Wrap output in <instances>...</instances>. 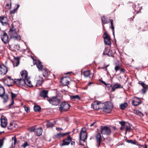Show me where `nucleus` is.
<instances>
[{
	"mask_svg": "<svg viewBox=\"0 0 148 148\" xmlns=\"http://www.w3.org/2000/svg\"><path fill=\"white\" fill-rule=\"evenodd\" d=\"M8 34L11 38L19 40L21 39L20 36L18 34L17 31L14 26H12L10 28L8 32Z\"/></svg>",
	"mask_w": 148,
	"mask_h": 148,
	"instance_id": "nucleus-1",
	"label": "nucleus"
},
{
	"mask_svg": "<svg viewBox=\"0 0 148 148\" xmlns=\"http://www.w3.org/2000/svg\"><path fill=\"white\" fill-rule=\"evenodd\" d=\"M87 137V133L85 129L84 128H82L79 135L80 145H83V144L82 143V142H84L85 140L86 139Z\"/></svg>",
	"mask_w": 148,
	"mask_h": 148,
	"instance_id": "nucleus-2",
	"label": "nucleus"
},
{
	"mask_svg": "<svg viewBox=\"0 0 148 148\" xmlns=\"http://www.w3.org/2000/svg\"><path fill=\"white\" fill-rule=\"evenodd\" d=\"M113 107V105L112 103L110 102L105 103V106L104 107L103 110L107 113H109L112 110Z\"/></svg>",
	"mask_w": 148,
	"mask_h": 148,
	"instance_id": "nucleus-3",
	"label": "nucleus"
},
{
	"mask_svg": "<svg viewBox=\"0 0 148 148\" xmlns=\"http://www.w3.org/2000/svg\"><path fill=\"white\" fill-rule=\"evenodd\" d=\"M70 107V105L67 102H64L60 104L59 110L60 111L63 110L67 111L69 110Z\"/></svg>",
	"mask_w": 148,
	"mask_h": 148,
	"instance_id": "nucleus-4",
	"label": "nucleus"
},
{
	"mask_svg": "<svg viewBox=\"0 0 148 148\" xmlns=\"http://www.w3.org/2000/svg\"><path fill=\"white\" fill-rule=\"evenodd\" d=\"M101 133L104 135H109L111 133V131L110 128L107 127L103 126L101 128Z\"/></svg>",
	"mask_w": 148,
	"mask_h": 148,
	"instance_id": "nucleus-5",
	"label": "nucleus"
},
{
	"mask_svg": "<svg viewBox=\"0 0 148 148\" xmlns=\"http://www.w3.org/2000/svg\"><path fill=\"white\" fill-rule=\"evenodd\" d=\"M48 101L51 104L57 106L59 103L60 100L57 97H53L48 100Z\"/></svg>",
	"mask_w": 148,
	"mask_h": 148,
	"instance_id": "nucleus-6",
	"label": "nucleus"
},
{
	"mask_svg": "<svg viewBox=\"0 0 148 148\" xmlns=\"http://www.w3.org/2000/svg\"><path fill=\"white\" fill-rule=\"evenodd\" d=\"M104 39V42L106 45H110L111 44L110 39L109 36L105 33L103 35Z\"/></svg>",
	"mask_w": 148,
	"mask_h": 148,
	"instance_id": "nucleus-7",
	"label": "nucleus"
},
{
	"mask_svg": "<svg viewBox=\"0 0 148 148\" xmlns=\"http://www.w3.org/2000/svg\"><path fill=\"white\" fill-rule=\"evenodd\" d=\"M1 125L3 127H5L8 124L6 118L4 116H2L1 118Z\"/></svg>",
	"mask_w": 148,
	"mask_h": 148,
	"instance_id": "nucleus-8",
	"label": "nucleus"
},
{
	"mask_svg": "<svg viewBox=\"0 0 148 148\" xmlns=\"http://www.w3.org/2000/svg\"><path fill=\"white\" fill-rule=\"evenodd\" d=\"M69 78L68 77H62L61 79L60 83L64 86L68 85L69 84Z\"/></svg>",
	"mask_w": 148,
	"mask_h": 148,
	"instance_id": "nucleus-9",
	"label": "nucleus"
},
{
	"mask_svg": "<svg viewBox=\"0 0 148 148\" xmlns=\"http://www.w3.org/2000/svg\"><path fill=\"white\" fill-rule=\"evenodd\" d=\"M8 71V68L4 65H0V75H5Z\"/></svg>",
	"mask_w": 148,
	"mask_h": 148,
	"instance_id": "nucleus-10",
	"label": "nucleus"
},
{
	"mask_svg": "<svg viewBox=\"0 0 148 148\" xmlns=\"http://www.w3.org/2000/svg\"><path fill=\"white\" fill-rule=\"evenodd\" d=\"M71 141V138L70 136H69L63 140V143L61 145V146L68 145Z\"/></svg>",
	"mask_w": 148,
	"mask_h": 148,
	"instance_id": "nucleus-11",
	"label": "nucleus"
},
{
	"mask_svg": "<svg viewBox=\"0 0 148 148\" xmlns=\"http://www.w3.org/2000/svg\"><path fill=\"white\" fill-rule=\"evenodd\" d=\"M140 103L141 101L140 99L137 97H134L132 102V104L134 106H138Z\"/></svg>",
	"mask_w": 148,
	"mask_h": 148,
	"instance_id": "nucleus-12",
	"label": "nucleus"
},
{
	"mask_svg": "<svg viewBox=\"0 0 148 148\" xmlns=\"http://www.w3.org/2000/svg\"><path fill=\"white\" fill-rule=\"evenodd\" d=\"M1 39L5 44H6L8 42V36L5 32H3L2 36H1Z\"/></svg>",
	"mask_w": 148,
	"mask_h": 148,
	"instance_id": "nucleus-13",
	"label": "nucleus"
},
{
	"mask_svg": "<svg viewBox=\"0 0 148 148\" xmlns=\"http://www.w3.org/2000/svg\"><path fill=\"white\" fill-rule=\"evenodd\" d=\"M122 88V86L119 84H115L112 86V89L111 91L114 92L115 91L116 89L119 88Z\"/></svg>",
	"mask_w": 148,
	"mask_h": 148,
	"instance_id": "nucleus-14",
	"label": "nucleus"
},
{
	"mask_svg": "<svg viewBox=\"0 0 148 148\" xmlns=\"http://www.w3.org/2000/svg\"><path fill=\"white\" fill-rule=\"evenodd\" d=\"M48 92L47 90H43L40 92V95L41 97L45 98L48 97Z\"/></svg>",
	"mask_w": 148,
	"mask_h": 148,
	"instance_id": "nucleus-15",
	"label": "nucleus"
},
{
	"mask_svg": "<svg viewBox=\"0 0 148 148\" xmlns=\"http://www.w3.org/2000/svg\"><path fill=\"white\" fill-rule=\"evenodd\" d=\"M99 103L98 101H94L92 104L91 106H93V108L95 110H99Z\"/></svg>",
	"mask_w": 148,
	"mask_h": 148,
	"instance_id": "nucleus-16",
	"label": "nucleus"
},
{
	"mask_svg": "<svg viewBox=\"0 0 148 148\" xmlns=\"http://www.w3.org/2000/svg\"><path fill=\"white\" fill-rule=\"evenodd\" d=\"M96 138L98 143L97 146L98 147L100 145V143L101 139V137L100 134H97L96 136Z\"/></svg>",
	"mask_w": 148,
	"mask_h": 148,
	"instance_id": "nucleus-17",
	"label": "nucleus"
},
{
	"mask_svg": "<svg viewBox=\"0 0 148 148\" xmlns=\"http://www.w3.org/2000/svg\"><path fill=\"white\" fill-rule=\"evenodd\" d=\"M36 65L37 67L38 68L39 70L41 71L42 70L43 66L40 61L38 60L36 61Z\"/></svg>",
	"mask_w": 148,
	"mask_h": 148,
	"instance_id": "nucleus-18",
	"label": "nucleus"
},
{
	"mask_svg": "<svg viewBox=\"0 0 148 148\" xmlns=\"http://www.w3.org/2000/svg\"><path fill=\"white\" fill-rule=\"evenodd\" d=\"M25 85L29 87H32L34 86V83H33L32 84L29 79L28 78L26 79Z\"/></svg>",
	"mask_w": 148,
	"mask_h": 148,
	"instance_id": "nucleus-19",
	"label": "nucleus"
},
{
	"mask_svg": "<svg viewBox=\"0 0 148 148\" xmlns=\"http://www.w3.org/2000/svg\"><path fill=\"white\" fill-rule=\"evenodd\" d=\"M71 99L73 101L76 100H80V98L78 95H70Z\"/></svg>",
	"mask_w": 148,
	"mask_h": 148,
	"instance_id": "nucleus-20",
	"label": "nucleus"
},
{
	"mask_svg": "<svg viewBox=\"0 0 148 148\" xmlns=\"http://www.w3.org/2000/svg\"><path fill=\"white\" fill-rule=\"evenodd\" d=\"M43 80L42 77H39V79L38 80L36 84L34 83V86H40L42 84Z\"/></svg>",
	"mask_w": 148,
	"mask_h": 148,
	"instance_id": "nucleus-21",
	"label": "nucleus"
},
{
	"mask_svg": "<svg viewBox=\"0 0 148 148\" xmlns=\"http://www.w3.org/2000/svg\"><path fill=\"white\" fill-rule=\"evenodd\" d=\"M21 75L22 78L26 79L28 78L27 71L25 70L21 72Z\"/></svg>",
	"mask_w": 148,
	"mask_h": 148,
	"instance_id": "nucleus-22",
	"label": "nucleus"
},
{
	"mask_svg": "<svg viewBox=\"0 0 148 148\" xmlns=\"http://www.w3.org/2000/svg\"><path fill=\"white\" fill-rule=\"evenodd\" d=\"M42 130L41 128H38L36 129L35 134L37 136H39L42 134Z\"/></svg>",
	"mask_w": 148,
	"mask_h": 148,
	"instance_id": "nucleus-23",
	"label": "nucleus"
},
{
	"mask_svg": "<svg viewBox=\"0 0 148 148\" xmlns=\"http://www.w3.org/2000/svg\"><path fill=\"white\" fill-rule=\"evenodd\" d=\"M119 123L121 125V127L120 128L121 130H123L126 128V125L127 124H125V122L124 121H120Z\"/></svg>",
	"mask_w": 148,
	"mask_h": 148,
	"instance_id": "nucleus-24",
	"label": "nucleus"
},
{
	"mask_svg": "<svg viewBox=\"0 0 148 148\" xmlns=\"http://www.w3.org/2000/svg\"><path fill=\"white\" fill-rule=\"evenodd\" d=\"M127 106L128 104L126 103H123L120 105V108L121 109L123 110Z\"/></svg>",
	"mask_w": 148,
	"mask_h": 148,
	"instance_id": "nucleus-25",
	"label": "nucleus"
},
{
	"mask_svg": "<svg viewBox=\"0 0 148 148\" xmlns=\"http://www.w3.org/2000/svg\"><path fill=\"white\" fill-rule=\"evenodd\" d=\"M99 103V109L103 108L104 109V107L105 106V103H102L98 101Z\"/></svg>",
	"mask_w": 148,
	"mask_h": 148,
	"instance_id": "nucleus-26",
	"label": "nucleus"
},
{
	"mask_svg": "<svg viewBox=\"0 0 148 148\" xmlns=\"http://www.w3.org/2000/svg\"><path fill=\"white\" fill-rule=\"evenodd\" d=\"M106 17L105 16H103L101 17V21L103 24V27H104L103 24H107L108 23V21Z\"/></svg>",
	"mask_w": 148,
	"mask_h": 148,
	"instance_id": "nucleus-27",
	"label": "nucleus"
},
{
	"mask_svg": "<svg viewBox=\"0 0 148 148\" xmlns=\"http://www.w3.org/2000/svg\"><path fill=\"white\" fill-rule=\"evenodd\" d=\"M14 66H17L19 63V61L18 59H15L12 62Z\"/></svg>",
	"mask_w": 148,
	"mask_h": 148,
	"instance_id": "nucleus-28",
	"label": "nucleus"
},
{
	"mask_svg": "<svg viewBox=\"0 0 148 148\" xmlns=\"http://www.w3.org/2000/svg\"><path fill=\"white\" fill-rule=\"evenodd\" d=\"M5 93V90L3 87L0 86V97L3 96Z\"/></svg>",
	"mask_w": 148,
	"mask_h": 148,
	"instance_id": "nucleus-29",
	"label": "nucleus"
},
{
	"mask_svg": "<svg viewBox=\"0 0 148 148\" xmlns=\"http://www.w3.org/2000/svg\"><path fill=\"white\" fill-rule=\"evenodd\" d=\"M26 79H20V86H25L26 84Z\"/></svg>",
	"mask_w": 148,
	"mask_h": 148,
	"instance_id": "nucleus-30",
	"label": "nucleus"
},
{
	"mask_svg": "<svg viewBox=\"0 0 148 148\" xmlns=\"http://www.w3.org/2000/svg\"><path fill=\"white\" fill-rule=\"evenodd\" d=\"M5 18H6L4 17H0V22L3 25L4 24H7V22L5 21Z\"/></svg>",
	"mask_w": 148,
	"mask_h": 148,
	"instance_id": "nucleus-31",
	"label": "nucleus"
},
{
	"mask_svg": "<svg viewBox=\"0 0 148 148\" xmlns=\"http://www.w3.org/2000/svg\"><path fill=\"white\" fill-rule=\"evenodd\" d=\"M83 74L85 77H87L90 75V71H86L84 72Z\"/></svg>",
	"mask_w": 148,
	"mask_h": 148,
	"instance_id": "nucleus-32",
	"label": "nucleus"
},
{
	"mask_svg": "<svg viewBox=\"0 0 148 148\" xmlns=\"http://www.w3.org/2000/svg\"><path fill=\"white\" fill-rule=\"evenodd\" d=\"M13 83L15 84L17 86H20V79H15Z\"/></svg>",
	"mask_w": 148,
	"mask_h": 148,
	"instance_id": "nucleus-33",
	"label": "nucleus"
},
{
	"mask_svg": "<svg viewBox=\"0 0 148 148\" xmlns=\"http://www.w3.org/2000/svg\"><path fill=\"white\" fill-rule=\"evenodd\" d=\"M40 107L38 105H35L34 106V109L35 111L38 112L40 110Z\"/></svg>",
	"mask_w": 148,
	"mask_h": 148,
	"instance_id": "nucleus-34",
	"label": "nucleus"
},
{
	"mask_svg": "<svg viewBox=\"0 0 148 148\" xmlns=\"http://www.w3.org/2000/svg\"><path fill=\"white\" fill-rule=\"evenodd\" d=\"M134 113L137 115H138L140 116H143V113L140 111L138 110H135L134 111Z\"/></svg>",
	"mask_w": 148,
	"mask_h": 148,
	"instance_id": "nucleus-35",
	"label": "nucleus"
},
{
	"mask_svg": "<svg viewBox=\"0 0 148 148\" xmlns=\"http://www.w3.org/2000/svg\"><path fill=\"white\" fill-rule=\"evenodd\" d=\"M113 21L112 19H111L110 20V22L111 23V28H112V32H113V34L114 36V27L113 25Z\"/></svg>",
	"mask_w": 148,
	"mask_h": 148,
	"instance_id": "nucleus-36",
	"label": "nucleus"
},
{
	"mask_svg": "<svg viewBox=\"0 0 148 148\" xmlns=\"http://www.w3.org/2000/svg\"><path fill=\"white\" fill-rule=\"evenodd\" d=\"M114 53V52H113L112 50H109V51L108 52L107 55L109 56L113 57Z\"/></svg>",
	"mask_w": 148,
	"mask_h": 148,
	"instance_id": "nucleus-37",
	"label": "nucleus"
},
{
	"mask_svg": "<svg viewBox=\"0 0 148 148\" xmlns=\"http://www.w3.org/2000/svg\"><path fill=\"white\" fill-rule=\"evenodd\" d=\"M131 127L129 124H127L126 125V130L127 131L130 132L131 130Z\"/></svg>",
	"mask_w": 148,
	"mask_h": 148,
	"instance_id": "nucleus-38",
	"label": "nucleus"
},
{
	"mask_svg": "<svg viewBox=\"0 0 148 148\" xmlns=\"http://www.w3.org/2000/svg\"><path fill=\"white\" fill-rule=\"evenodd\" d=\"M47 127H52L53 126V124L50 122H47Z\"/></svg>",
	"mask_w": 148,
	"mask_h": 148,
	"instance_id": "nucleus-39",
	"label": "nucleus"
},
{
	"mask_svg": "<svg viewBox=\"0 0 148 148\" xmlns=\"http://www.w3.org/2000/svg\"><path fill=\"white\" fill-rule=\"evenodd\" d=\"M65 134H63L60 133H58L55 135V136L57 138H59L60 137L63 136L65 135Z\"/></svg>",
	"mask_w": 148,
	"mask_h": 148,
	"instance_id": "nucleus-40",
	"label": "nucleus"
},
{
	"mask_svg": "<svg viewBox=\"0 0 148 148\" xmlns=\"http://www.w3.org/2000/svg\"><path fill=\"white\" fill-rule=\"evenodd\" d=\"M108 49L107 48H105L104 49V52L103 53V55H105L106 54L107 55L108 53Z\"/></svg>",
	"mask_w": 148,
	"mask_h": 148,
	"instance_id": "nucleus-41",
	"label": "nucleus"
},
{
	"mask_svg": "<svg viewBox=\"0 0 148 148\" xmlns=\"http://www.w3.org/2000/svg\"><path fill=\"white\" fill-rule=\"evenodd\" d=\"M14 126L12 123H10V125L8 127V128L9 129L12 130L13 129Z\"/></svg>",
	"mask_w": 148,
	"mask_h": 148,
	"instance_id": "nucleus-42",
	"label": "nucleus"
},
{
	"mask_svg": "<svg viewBox=\"0 0 148 148\" xmlns=\"http://www.w3.org/2000/svg\"><path fill=\"white\" fill-rule=\"evenodd\" d=\"M127 142L129 143H131L132 144H136V142L133 141L132 140H127Z\"/></svg>",
	"mask_w": 148,
	"mask_h": 148,
	"instance_id": "nucleus-43",
	"label": "nucleus"
},
{
	"mask_svg": "<svg viewBox=\"0 0 148 148\" xmlns=\"http://www.w3.org/2000/svg\"><path fill=\"white\" fill-rule=\"evenodd\" d=\"M43 71H44L45 73L43 74V75L44 77L47 76L48 75V72L47 70L46 69H45L43 70Z\"/></svg>",
	"mask_w": 148,
	"mask_h": 148,
	"instance_id": "nucleus-44",
	"label": "nucleus"
},
{
	"mask_svg": "<svg viewBox=\"0 0 148 148\" xmlns=\"http://www.w3.org/2000/svg\"><path fill=\"white\" fill-rule=\"evenodd\" d=\"M35 127H33L29 128V130L31 132H35L36 130Z\"/></svg>",
	"mask_w": 148,
	"mask_h": 148,
	"instance_id": "nucleus-45",
	"label": "nucleus"
},
{
	"mask_svg": "<svg viewBox=\"0 0 148 148\" xmlns=\"http://www.w3.org/2000/svg\"><path fill=\"white\" fill-rule=\"evenodd\" d=\"M139 83L143 88L146 87V85L142 82H139Z\"/></svg>",
	"mask_w": 148,
	"mask_h": 148,
	"instance_id": "nucleus-46",
	"label": "nucleus"
},
{
	"mask_svg": "<svg viewBox=\"0 0 148 148\" xmlns=\"http://www.w3.org/2000/svg\"><path fill=\"white\" fill-rule=\"evenodd\" d=\"M106 88L109 90L111 87H112V85L110 84H106Z\"/></svg>",
	"mask_w": 148,
	"mask_h": 148,
	"instance_id": "nucleus-47",
	"label": "nucleus"
},
{
	"mask_svg": "<svg viewBox=\"0 0 148 148\" xmlns=\"http://www.w3.org/2000/svg\"><path fill=\"white\" fill-rule=\"evenodd\" d=\"M8 80L9 81H10L12 83H13L14 82V80L13 79H12L11 77L10 76L8 77Z\"/></svg>",
	"mask_w": 148,
	"mask_h": 148,
	"instance_id": "nucleus-48",
	"label": "nucleus"
},
{
	"mask_svg": "<svg viewBox=\"0 0 148 148\" xmlns=\"http://www.w3.org/2000/svg\"><path fill=\"white\" fill-rule=\"evenodd\" d=\"M120 68V66H119L117 65L114 68L116 72Z\"/></svg>",
	"mask_w": 148,
	"mask_h": 148,
	"instance_id": "nucleus-49",
	"label": "nucleus"
},
{
	"mask_svg": "<svg viewBox=\"0 0 148 148\" xmlns=\"http://www.w3.org/2000/svg\"><path fill=\"white\" fill-rule=\"evenodd\" d=\"M28 144L27 142H26L24 144L21 145L22 147H23L24 148H25L27 146Z\"/></svg>",
	"mask_w": 148,
	"mask_h": 148,
	"instance_id": "nucleus-50",
	"label": "nucleus"
},
{
	"mask_svg": "<svg viewBox=\"0 0 148 148\" xmlns=\"http://www.w3.org/2000/svg\"><path fill=\"white\" fill-rule=\"evenodd\" d=\"M11 7V5H9L8 4H6L5 8L7 9H10Z\"/></svg>",
	"mask_w": 148,
	"mask_h": 148,
	"instance_id": "nucleus-51",
	"label": "nucleus"
},
{
	"mask_svg": "<svg viewBox=\"0 0 148 148\" xmlns=\"http://www.w3.org/2000/svg\"><path fill=\"white\" fill-rule=\"evenodd\" d=\"M25 110V111L28 112L29 111V108L28 107L25 106L24 107Z\"/></svg>",
	"mask_w": 148,
	"mask_h": 148,
	"instance_id": "nucleus-52",
	"label": "nucleus"
},
{
	"mask_svg": "<svg viewBox=\"0 0 148 148\" xmlns=\"http://www.w3.org/2000/svg\"><path fill=\"white\" fill-rule=\"evenodd\" d=\"M11 97L12 99H13L14 98H15L16 96V95L15 94L13 93L12 92H11Z\"/></svg>",
	"mask_w": 148,
	"mask_h": 148,
	"instance_id": "nucleus-53",
	"label": "nucleus"
},
{
	"mask_svg": "<svg viewBox=\"0 0 148 148\" xmlns=\"http://www.w3.org/2000/svg\"><path fill=\"white\" fill-rule=\"evenodd\" d=\"M16 10V9L15 8L13 10H11L10 11V14H14V13H15V11Z\"/></svg>",
	"mask_w": 148,
	"mask_h": 148,
	"instance_id": "nucleus-54",
	"label": "nucleus"
},
{
	"mask_svg": "<svg viewBox=\"0 0 148 148\" xmlns=\"http://www.w3.org/2000/svg\"><path fill=\"white\" fill-rule=\"evenodd\" d=\"M96 123V122H94L92 124H91L90 125V126L91 127H92V126H93V125H94L95 126V127H96L97 126V125H95V124Z\"/></svg>",
	"mask_w": 148,
	"mask_h": 148,
	"instance_id": "nucleus-55",
	"label": "nucleus"
},
{
	"mask_svg": "<svg viewBox=\"0 0 148 148\" xmlns=\"http://www.w3.org/2000/svg\"><path fill=\"white\" fill-rule=\"evenodd\" d=\"M12 139L14 140V144H15L16 142V139L15 137H13L12 138Z\"/></svg>",
	"mask_w": 148,
	"mask_h": 148,
	"instance_id": "nucleus-56",
	"label": "nucleus"
},
{
	"mask_svg": "<svg viewBox=\"0 0 148 148\" xmlns=\"http://www.w3.org/2000/svg\"><path fill=\"white\" fill-rule=\"evenodd\" d=\"M3 98L4 99H8V96L7 95H5L4 96Z\"/></svg>",
	"mask_w": 148,
	"mask_h": 148,
	"instance_id": "nucleus-57",
	"label": "nucleus"
},
{
	"mask_svg": "<svg viewBox=\"0 0 148 148\" xmlns=\"http://www.w3.org/2000/svg\"><path fill=\"white\" fill-rule=\"evenodd\" d=\"M120 71L121 73H124V69L123 68H121L120 69Z\"/></svg>",
	"mask_w": 148,
	"mask_h": 148,
	"instance_id": "nucleus-58",
	"label": "nucleus"
},
{
	"mask_svg": "<svg viewBox=\"0 0 148 148\" xmlns=\"http://www.w3.org/2000/svg\"><path fill=\"white\" fill-rule=\"evenodd\" d=\"M109 66V65H107L106 66H105V67H101V69H106V70H107V67L108 66Z\"/></svg>",
	"mask_w": 148,
	"mask_h": 148,
	"instance_id": "nucleus-59",
	"label": "nucleus"
},
{
	"mask_svg": "<svg viewBox=\"0 0 148 148\" xmlns=\"http://www.w3.org/2000/svg\"><path fill=\"white\" fill-rule=\"evenodd\" d=\"M3 142L1 140H0V148L2 146Z\"/></svg>",
	"mask_w": 148,
	"mask_h": 148,
	"instance_id": "nucleus-60",
	"label": "nucleus"
},
{
	"mask_svg": "<svg viewBox=\"0 0 148 148\" xmlns=\"http://www.w3.org/2000/svg\"><path fill=\"white\" fill-rule=\"evenodd\" d=\"M71 144L72 145H74L75 144V142L74 141H72L71 143Z\"/></svg>",
	"mask_w": 148,
	"mask_h": 148,
	"instance_id": "nucleus-61",
	"label": "nucleus"
},
{
	"mask_svg": "<svg viewBox=\"0 0 148 148\" xmlns=\"http://www.w3.org/2000/svg\"><path fill=\"white\" fill-rule=\"evenodd\" d=\"M101 82L103 84H105V85H106V84L105 82L103 81H101Z\"/></svg>",
	"mask_w": 148,
	"mask_h": 148,
	"instance_id": "nucleus-62",
	"label": "nucleus"
},
{
	"mask_svg": "<svg viewBox=\"0 0 148 148\" xmlns=\"http://www.w3.org/2000/svg\"><path fill=\"white\" fill-rule=\"evenodd\" d=\"M17 7L16 8V10L19 7V5H17Z\"/></svg>",
	"mask_w": 148,
	"mask_h": 148,
	"instance_id": "nucleus-63",
	"label": "nucleus"
},
{
	"mask_svg": "<svg viewBox=\"0 0 148 148\" xmlns=\"http://www.w3.org/2000/svg\"><path fill=\"white\" fill-rule=\"evenodd\" d=\"M93 84V83L92 82H89L88 84V85L89 86H90V85L92 84Z\"/></svg>",
	"mask_w": 148,
	"mask_h": 148,
	"instance_id": "nucleus-64",
	"label": "nucleus"
}]
</instances>
